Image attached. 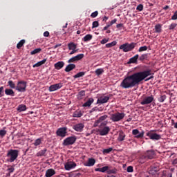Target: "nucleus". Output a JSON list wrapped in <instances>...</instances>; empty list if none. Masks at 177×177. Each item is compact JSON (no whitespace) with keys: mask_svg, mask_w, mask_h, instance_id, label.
<instances>
[{"mask_svg":"<svg viewBox=\"0 0 177 177\" xmlns=\"http://www.w3.org/2000/svg\"><path fill=\"white\" fill-rule=\"evenodd\" d=\"M3 86H1L0 87V97H2V96H3Z\"/></svg>","mask_w":177,"mask_h":177,"instance_id":"obj_58","label":"nucleus"},{"mask_svg":"<svg viewBox=\"0 0 177 177\" xmlns=\"http://www.w3.org/2000/svg\"><path fill=\"white\" fill-rule=\"evenodd\" d=\"M78 52V50L77 48L72 50V51L69 53V55H74V53H77Z\"/></svg>","mask_w":177,"mask_h":177,"instance_id":"obj_59","label":"nucleus"},{"mask_svg":"<svg viewBox=\"0 0 177 177\" xmlns=\"http://www.w3.org/2000/svg\"><path fill=\"white\" fill-rule=\"evenodd\" d=\"M93 37V36H92V35L88 34L83 37L82 41H84V42H88V41H91Z\"/></svg>","mask_w":177,"mask_h":177,"instance_id":"obj_30","label":"nucleus"},{"mask_svg":"<svg viewBox=\"0 0 177 177\" xmlns=\"http://www.w3.org/2000/svg\"><path fill=\"white\" fill-rule=\"evenodd\" d=\"M153 102H154V96L151 95L145 97L140 102V104H142V106H146V104H151Z\"/></svg>","mask_w":177,"mask_h":177,"instance_id":"obj_8","label":"nucleus"},{"mask_svg":"<svg viewBox=\"0 0 177 177\" xmlns=\"http://www.w3.org/2000/svg\"><path fill=\"white\" fill-rule=\"evenodd\" d=\"M73 117L75 118H80V117H82V113L81 111H75L73 114Z\"/></svg>","mask_w":177,"mask_h":177,"instance_id":"obj_31","label":"nucleus"},{"mask_svg":"<svg viewBox=\"0 0 177 177\" xmlns=\"http://www.w3.org/2000/svg\"><path fill=\"white\" fill-rule=\"evenodd\" d=\"M151 70L147 69L146 71L136 72L129 76H127L121 82L120 86L123 89H129L138 86L142 82V81H150L153 80L154 76L151 75ZM147 77H149L147 78Z\"/></svg>","mask_w":177,"mask_h":177,"instance_id":"obj_1","label":"nucleus"},{"mask_svg":"<svg viewBox=\"0 0 177 177\" xmlns=\"http://www.w3.org/2000/svg\"><path fill=\"white\" fill-rule=\"evenodd\" d=\"M55 70H62L64 67V62L59 61L54 64Z\"/></svg>","mask_w":177,"mask_h":177,"instance_id":"obj_19","label":"nucleus"},{"mask_svg":"<svg viewBox=\"0 0 177 177\" xmlns=\"http://www.w3.org/2000/svg\"><path fill=\"white\" fill-rule=\"evenodd\" d=\"M106 171H109V167L108 166H104L101 168V172H106Z\"/></svg>","mask_w":177,"mask_h":177,"instance_id":"obj_53","label":"nucleus"},{"mask_svg":"<svg viewBox=\"0 0 177 177\" xmlns=\"http://www.w3.org/2000/svg\"><path fill=\"white\" fill-rule=\"evenodd\" d=\"M146 50H147V46H141L138 49V52H145Z\"/></svg>","mask_w":177,"mask_h":177,"instance_id":"obj_45","label":"nucleus"},{"mask_svg":"<svg viewBox=\"0 0 177 177\" xmlns=\"http://www.w3.org/2000/svg\"><path fill=\"white\" fill-rule=\"evenodd\" d=\"M26 110H27V106L24 104H19L17 108V111H19V113L26 111Z\"/></svg>","mask_w":177,"mask_h":177,"instance_id":"obj_24","label":"nucleus"},{"mask_svg":"<svg viewBox=\"0 0 177 177\" xmlns=\"http://www.w3.org/2000/svg\"><path fill=\"white\" fill-rule=\"evenodd\" d=\"M145 59H147V54H142L140 57L139 60L141 62H143V60H145Z\"/></svg>","mask_w":177,"mask_h":177,"instance_id":"obj_44","label":"nucleus"},{"mask_svg":"<svg viewBox=\"0 0 177 177\" xmlns=\"http://www.w3.org/2000/svg\"><path fill=\"white\" fill-rule=\"evenodd\" d=\"M136 10H138V12H142V10H143V4H139L136 7Z\"/></svg>","mask_w":177,"mask_h":177,"instance_id":"obj_49","label":"nucleus"},{"mask_svg":"<svg viewBox=\"0 0 177 177\" xmlns=\"http://www.w3.org/2000/svg\"><path fill=\"white\" fill-rule=\"evenodd\" d=\"M165 99H167V95H163L160 97L159 102H160V103H163Z\"/></svg>","mask_w":177,"mask_h":177,"instance_id":"obj_51","label":"nucleus"},{"mask_svg":"<svg viewBox=\"0 0 177 177\" xmlns=\"http://www.w3.org/2000/svg\"><path fill=\"white\" fill-rule=\"evenodd\" d=\"M53 175H56V171L53 169H48L46 171V177H52Z\"/></svg>","mask_w":177,"mask_h":177,"instance_id":"obj_20","label":"nucleus"},{"mask_svg":"<svg viewBox=\"0 0 177 177\" xmlns=\"http://www.w3.org/2000/svg\"><path fill=\"white\" fill-rule=\"evenodd\" d=\"M75 68V64H70L65 68L66 73H70V71L74 70Z\"/></svg>","mask_w":177,"mask_h":177,"instance_id":"obj_23","label":"nucleus"},{"mask_svg":"<svg viewBox=\"0 0 177 177\" xmlns=\"http://www.w3.org/2000/svg\"><path fill=\"white\" fill-rule=\"evenodd\" d=\"M24 44H26V40H24V39L21 40V41L17 44V49H21V47L23 46V45H24Z\"/></svg>","mask_w":177,"mask_h":177,"instance_id":"obj_35","label":"nucleus"},{"mask_svg":"<svg viewBox=\"0 0 177 177\" xmlns=\"http://www.w3.org/2000/svg\"><path fill=\"white\" fill-rule=\"evenodd\" d=\"M107 117H108L107 115H104L102 116H100L99 119L97 120V124H100L102 121H104V120H106Z\"/></svg>","mask_w":177,"mask_h":177,"instance_id":"obj_34","label":"nucleus"},{"mask_svg":"<svg viewBox=\"0 0 177 177\" xmlns=\"http://www.w3.org/2000/svg\"><path fill=\"white\" fill-rule=\"evenodd\" d=\"M57 136H60L61 138H64L67 134V128L62 127L59 128L56 131Z\"/></svg>","mask_w":177,"mask_h":177,"instance_id":"obj_10","label":"nucleus"},{"mask_svg":"<svg viewBox=\"0 0 177 177\" xmlns=\"http://www.w3.org/2000/svg\"><path fill=\"white\" fill-rule=\"evenodd\" d=\"M62 86H63L62 83L53 84V85L50 86L48 90L50 92H55V91H57L58 89H60V88H62Z\"/></svg>","mask_w":177,"mask_h":177,"instance_id":"obj_15","label":"nucleus"},{"mask_svg":"<svg viewBox=\"0 0 177 177\" xmlns=\"http://www.w3.org/2000/svg\"><path fill=\"white\" fill-rule=\"evenodd\" d=\"M42 50L41 48H36L30 52V55H37V53H39Z\"/></svg>","mask_w":177,"mask_h":177,"instance_id":"obj_41","label":"nucleus"},{"mask_svg":"<svg viewBox=\"0 0 177 177\" xmlns=\"http://www.w3.org/2000/svg\"><path fill=\"white\" fill-rule=\"evenodd\" d=\"M85 55L84 54H79L72 58H71L68 61V63H74V62H78L82 59H84V57Z\"/></svg>","mask_w":177,"mask_h":177,"instance_id":"obj_13","label":"nucleus"},{"mask_svg":"<svg viewBox=\"0 0 177 177\" xmlns=\"http://www.w3.org/2000/svg\"><path fill=\"white\" fill-rule=\"evenodd\" d=\"M132 135L134 136V138H136V139H142V138L145 136V131H142L140 133L139 132L138 129H136L132 131Z\"/></svg>","mask_w":177,"mask_h":177,"instance_id":"obj_11","label":"nucleus"},{"mask_svg":"<svg viewBox=\"0 0 177 177\" xmlns=\"http://www.w3.org/2000/svg\"><path fill=\"white\" fill-rule=\"evenodd\" d=\"M85 75V72H79L76 75L73 76L74 78H80L81 77H84Z\"/></svg>","mask_w":177,"mask_h":177,"instance_id":"obj_39","label":"nucleus"},{"mask_svg":"<svg viewBox=\"0 0 177 177\" xmlns=\"http://www.w3.org/2000/svg\"><path fill=\"white\" fill-rule=\"evenodd\" d=\"M84 128H85V126L82 123L75 124L73 127L76 132H82V131H84Z\"/></svg>","mask_w":177,"mask_h":177,"instance_id":"obj_16","label":"nucleus"},{"mask_svg":"<svg viewBox=\"0 0 177 177\" xmlns=\"http://www.w3.org/2000/svg\"><path fill=\"white\" fill-rule=\"evenodd\" d=\"M7 171H8L10 174H12V172H15V167H10L7 169Z\"/></svg>","mask_w":177,"mask_h":177,"instance_id":"obj_57","label":"nucleus"},{"mask_svg":"<svg viewBox=\"0 0 177 177\" xmlns=\"http://www.w3.org/2000/svg\"><path fill=\"white\" fill-rule=\"evenodd\" d=\"M171 20H177V10L174 12L171 18Z\"/></svg>","mask_w":177,"mask_h":177,"instance_id":"obj_54","label":"nucleus"},{"mask_svg":"<svg viewBox=\"0 0 177 177\" xmlns=\"http://www.w3.org/2000/svg\"><path fill=\"white\" fill-rule=\"evenodd\" d=\"M173 165H177V158L174 159L172 162Z\"/></svg>","mask_w":177,"mask_h":177,"instance_id":"obj_62","label":"nucleus"},{"mask_svg":"<svg viewBox=\"0 0 177 177\" xmlns=\"http://www.w3.org/2000/svg\"><path fill=\"white\" fill-rule=\"evenodd\" d=\"M111 24H115V23H117V19H114L113 20L111 21Z\"/></svg>","mask_w":177,"mask_h":177,"instance_id":"obj_63","label":"nucleus"},{"mask_svg":"<svg viewBox=\"0 0 177 177\" xmlns=\"http://www.w3.org/2000/svg\"><path fill=\"white\" fill-rule=\"evenodd\" d=\"M154 132H156V130H151L146 133V136L151 140H160L161 139V135Z\"/></svg>","mask_w":177,"mask_h":177,"instance_id":"obj_6","label":"nucleus"},{"mask_svg":"<svg viewBox=\"0 0 177 177\" xmlns=\"http://www.w3.org/2000/svg\"><path fill=\"white\" fill-rule=\"evenodd\" d=\"M96 164V160L93 158H89L87 161L84 163L85 167H93Z\"/></svg>","mask_w":177,"mask_h":177,"instance_id":"obj_17","label":"nucleus"},{"mask_svg":"<svg viewBox=\"0 0 177 177\" xmlns=\"http://www.w3.org/2000/svg\"><path fill=\"white\" fill-rule=\"evenodd\" d=\"M19 150L17 149H10L7 151L6 157H8L7 161L8 162H14L17 160L19 157Z\"/></svg>","mask_w":177,"mask_h":177,"instance_id":"obj_2","label":"nucleus"},{"mask_svg":"<svg viewBox=\"0 0 177 177\" xmlns=\"http://www.w3.org/2000/svg\"><path fill=\"white\" fill-rule=\"evenodd\" d=\"M97 15H99V12L95 11L91 13V17H92L93 19H95V17H97Z\"/></svg>","mask_w":177,"mask_h":177,"instance_id":"obj_47","label":"nucleus"},{"mask_svg":"<svg viewBox=\"0 0 177 177\" xmlns=\"http://www.w3.org/2000/svg\"><path fill=\"white\" fill-rule=\"evenodd\" d=\"M68 48L69 50H73V49H77V44L74 42H71L68 44Z\"/></svg>","mask_w":177,"mask_h":177,"instance_id":"obj_32","label":"nucleus"},{"mask_svg":"<svg viewBox=\"0 0 177 177\" xmlns=\"http://www.w3.org/2000/svg\"><path fill=\"white\" fill-rule=\"evenodd\" d=\"M124 139H125V133H124L123 131H120L119 133V136L118 138V142H123V140H124Z\"/></svg>","mask_w":177,"mask_h":177,"instance_id":"obj_29","label":"nucleus"},{"mask_svg":"<svg viewBox=\"0 0 177 177\" xmlns=\"http://www.w3.org/2000/svg\"><path fill=\"white\" fill-rule=\"evenodd\" d=\"M75 142H77V137L75 136H70L64 140L62 145L63 146H71Z\"/></svg>","mask_w":177,"mask_h":177,"instance_id":"obj_5","label":"nucleus"},{"mask_svg":"<svg viewBox=\"0 0 177 177\" xmlns=\"http://www.w3.org/2000/svg\"><path fill=\"white\" fill-rule=\"evenodd\" d=\"M94 100L93 98H89L84 104L83 107H91L92 103H93Z\"/></svg>","mask_w":177,"mask_h":177,"instance_id":"obj_27","label":"nucleus"},{"mask_svg":"<svg viewBox=\"0 0 177 177\" xmlns=\"http://www.w3.org/2000/svg\"><path fill=\"white\" fill-rule=\"evenodd\" d=\"M82 96H85V91H84V90L79 92V93L77 95V97H78V99H81L82 97Z\"/></svg>","mask_w":177,"mask_h":177,"instance_id":"obj_43","label":"nucleus"},{"mask_svg":"<svg viewBox=\"0 0 177 177\" xmlns=\"http://www.w3.org/2000/svg\"><path fill=\"white\" fill-rule=\"evenodd\" d=\"M99 26V21H95L92 24V28H96Z\"/></svg>","mask_w":177,"mask_h":177,"instance_id":"obj_48","label":"nucleus"},{"mask_svg":"<svg viewBox=\"0 0 177 177\" xmlns=\"http://www.w3.org/2000/svg\"><path fill=\"white\" fill-rule=\"evenodd\" d=\"M5 135H6V130H0V136H1V138H3Z\"/></svg>","mask_w":177,"mask_h":177,"instance_id":"obj_52","label":"nucleus"},{"mask_svg":"<svg viewBox=\"0 0 177 177\" xmlns=\"http://www.w3.org/2000/svg\"><path fill=\"white\" fill-rule=\"evenodd\" d=\"M47 150L46 149H44L43 150L39 151L37 153V157H42V156H45V153H46Z\"/></svg>","mask_w":177,"mask_h":177,"instance_id":"obj_33","label":"nucleus"},{"mask_svg":"<svg viewBox=\"0 0 177 177\" xmlns=\"http://www.w3.org/2000/svg\"><path fill=\"white\" fill-rule=\"evenodd\" d=\"M162 25L158 24L155 26V32H158L160 34V32H162Z\"/></svg>","mask_w":177,"mask_h":177,"instance_id":"obj_28","label":"nucleus"},{"mask_svg":"<svg viewBox=\"0 0 177 177\" xmlns=\"http://www.w3.org/2000/svg\"><path fill=\"white\" fill-rule=\"evenodd\" d=\"M111 151H113V148L104 149L102 151L103 154H109Z\"/></svg>","mask_w":177,"mask_h":177,"instance_id":"obj_42","label":"nucleus"},{"mask_svg":"<svg viewBox=\"0 0 177 177\" xmlns=\"http://www.w3.org/2000/svg\"><path fill=\"white\" fill-rule=\"evenodd\" d=\"M124 26V24H118L117 26H116V27H117V28H119V30H121V27H123Z\"/></svg>","mask_w":177,"mask_h":177,"instance_id":"obj_60","label":"nucleus"},{"mask_svg":"<svg viewBox=\"0 0 177 177\" xmlns=\"http://www.w3.org/2000/svg\"><path fill=\"white\" fill-rule=\"evenodd\" d=\"M46 59H44L43 60L38 62L37 63L35 64L32 67L33 68H35V67H41L43 64H45L46 63Z\"/></svg>","mask_w":177,"mask_h":177,"instance_id":"obj_26","label":"nucleus"},{"mask_svg":"<svg viewBox=\"0 0 177 177\" xmlns=\"http://www.w3.org/2000/svg\"><path fill=\"white\" fill-rule=\"evenodd\" d=\"M117 45V41H113L111 43L106 44V48H113V46H115Z\"/></svg>","mask_w":177,"mask_h":177,"instance_id":"obj_36","label":"nucleus"},{"mask_svg":"<svg viewBox=\"0 0 177 177\" xmlns=\"http://www.w3.org/2000/svg\"><path fill=\"white\" fill-rule=\"evenodd\" d=\"M125 117V113L117 112L111 115L110 120L113 121V122H118V121H121Z\"/></svg>","mask_w":177,"mask_h":177,"instance_id":"obj_4","label":"nucleus"},{"mask_svg":"<svg viewBox=\"0 0 177 177\" xmlns=\"http://www.w3.org/2000/svg\"><path fill=\"white\" fill-rule=\"evenodd\" d=\"M107 42H109V39L104 38L100 41V44H102V45H104V44H107Z\"/></svg>","mask_w":177,"mask_h":177,"instance_id":"obj_55","label":"nucleus"},{"mask_svg":"<svg viewBox=\"0 0 177 177\" xmlns=\"http://www.w3.org/2000/svg\"><path fill=\"white\" fill-rule=\"evenodd\" d=\"M77 167V163L73 161H68L64 165V168L66 171H70L71 169H74Z\"/></svg>","mask_w":177,"mask_h":177,"instance_id":"obj_9","label":"nucleus"},{"mask_svg":"<svg viewBox=\"0 0 177 177\" xmlns=\"http://www.w3.org/2000/svg\"><path fill=\"white\" fill-rule=\"evenodd\" d=\"M177 24L175 23H171V25L169 26V30H174L176 28Z\"/></svg>","mask_w":177,"mask_h":177,"instance_id":"obj_46","label":"nucleus"},{"mask_svg":"<svg viewBox=\"0 0 177 177\" xmlns=\"http://www.w3.org/2000/svg\"><path fill=\"white\" fill-rule=\"evenodd\" d=\"M107 20H109V17L104 16L103 17V21H107Z\"/></svg>","mask_w":177,"mask_h":177,"instance_id":"obj_64","label":"nucleus"},{"mask_svg":"<svg viewBox=\"0 0 177 177\" xmlns=\"http://www.w3.org/2000/svg\"><path fill=\"white\" fill-rule=\"evenodd\" d=\"M148 160H153L156 156V152L153 150L147 151L145 153Z\"/></svg>","mask_w":177,"mask_h":177,"instance_id":"obj_18","label":"nucleus"},{"mask_svg":"<svg viewBox=\"0 0 177 177\" xmlns=\"http://www.w3.org/2000/svg\"><path fill=\"white\" fill-rule=\"evenodd\" d=\"M127 172H132L133 171V167L129 166L127 169Z\"/></svg>","mask_w":177,"mask_h":177,"instance_id":"obj_56","label":"nucleus"},{"mask_svg":"<svg viewBox=\"0 0 177 177\" xmlns=\"http://www.w3.org/2000/svg\"><path fill=\"white\" fill-rule=\"evenodd\" d=\"M26 88H27V82L21 80L17 82L16 91H18V92H26Z\"/></svg>","mask_w":177,"mask_h":177,"instance_id":"obj_7","label":"nucleus"},{"mask_svg":"<svg viewBox=\"0 0 177 177\" xmlns=\"http://www.w3.org/2000/svg\"><path fill=\"white\" fill-rule=\"evenodd\" d=\"M110 100V97L109 96H101L97 100V104H104V103H107Z\"/></svg>","mask_w":177,"mask_h":177,"instance_id":"obj_14","label":"nucleus"},{"mask_svg":"<svg viewBox=\"0 0 177 177\" xmlns=\"http://www.w3.org/2000/svg\"><path fill=\"white\" fill-rule=\"evenodd\" d=\"M100 136H106L110 132V127L104 126L103 128L98 130Z\"/></svg>","mask_w":177,"mask_h":177,"instance_id":"obj_12","label":"nucleus"},{"mask_svg":"<svg viewBox=\"0 0 177 177\" xmlns=\"http://www.w3.org/2000/svg\"><path fill=\"white\" fill-rule=\"evenodd\" d=\"M104 73V70L103 68H98L95 71L96 75H102Z\"/></svg>","mask_w":177,"mask_h":177,"instance_id":"obj_40","label":"nucleus"},{"mask_svg":"<svg viewBox=\"0 0 177 177\" xmlns=\"http://www.w3.org/2000/svg\"><path fill=\"white\" fill-rule=\"evenodd\" d=\"M5 94L7 96H15V91L12 88H6L5 90Z\"/></svg>","mask_w":177,"mask_h":177,"instance_id":"obj_25","label":"nucleus"},{"mask_svg":"<svg viewBox=\"0 0 177 177\" xmlns=\"http://www.w3.org/2000/svg\"><path fill=\"white\" fill-rule=\"evenodd\" d=\"M44 37H49V32L46 31L44 32Z\"/></svg>","mask_w":177,"mask_h":177,"instance_id":"obj_61","label":"nucleus"},{"mask_svg":"<svg viewBox=\"0 0 177 177\" xmlns=\"http://www.w3.org/2000/svg\"><path fill=\"white\" fill-rule=\"evenodd\" d=\"M136 46V43L132 42L131 44L129 43H125L120 46L119 49L121 50H123V52H131L135 49V47Z\"/></svg>","mask_w":177,"mask_h":177,"instance_id":"obj_3","label":"nucleus"},{"mask_svg":"<svg viewBox=\"0 0 177 177\" xmlns=\"http://www.w3.org/2000/svg\"><path fill=\"white\" fill-rule=\"evenodd\" d=\"M42 143V139L41 138H37L35 140V142L33 143L34 146H39Z\"/></svg>","mask_w":177,"mask_h":177,"instance_id":"obj_38","label":"nucleus"},{"mask_svg":"<svg viewBox=\"0 0 177 177\" xmlns=\"http://www.w3.org/2000/svg\"><path fill=\"white\" fill-rule=\"evenodd\" d=\"M138 59H139V55L136 54L135 56L129 59L128 62L129 64L138 63Z\"/></svg>","mask_w":177,"mask_h":177,"instance_id":"obj_21","label":"nucleus"},{"mask_svg":"<svg viewBox=\"0 0 177 177\" xmlns=\"http://www.w3.org/2000/svg\"><path fill=\"white\" fill-rule=\"evenodd\" d=\"M116 172H117V169H113L108 170L107 174L109 175H111V174H116Z\"/></svg>","mask_w":177,"mask_h":177,"instance_id":"obj_50","label":"nucleus"},{"mask_svg":"<svg viewBox=\"0 0 177 177\" xmlns=\"http://www.w3.org/2000/svg\"><path fill=\"white\" fill-rule=\"evenodd\" d=\"M147 160L149 159H147V156L145 154L141 155L138 158V162L140 164H145Z\"/></svg>","mask_w":177,"mask_h":177,"instance_id":"obj_22","label":"nucleus"},{"mask_svg":"<svg viewBox=\"0 0 177 177\" xmlns=\"http://www.w3.org/2000/svg\"><path fill=\"white\" fill-rule=\"evenodd\" d=\"M8 84L10 86V88H11V89H16V84H15V82H13V81L9 80L8 82Z\"/></svg>","mask_w":177,"mask_h":177,"instance_id":"obj_37","label":"nucleus"}]
</instances>
